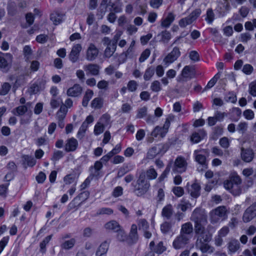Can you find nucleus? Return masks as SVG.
<instances>
[{
    "instance_id": "49",
    "label": "nucleus",
    "mask_w": 256,
    "mask_h": 256,
    "mask_svg": "<svg viewBox=\"0 0 256 256\" xmlns=\"http://www.w3.org/2000/svg\"><path fill=\"white\" fill-rule=\"evenodd\" d=\"M214 19V14L212 8H208L206 12V20L208 24H212Z\"/></svg>"
},
{
    "instance_id": "10",
    "label": "nucleus",
    "mask_w": 256,
    "mask_h": 256,
    "mask_svg": "<svg viewBox=\"0 0 256 256\" xmlns=\"http://www.w3.org/2000/svg\"><path fill=\"white\" fill-rule=\"evenodd\" d=\"M208 154V150L206 149L196 150L194 151L195 160L205 168L207 166L206 155Z\"/></svg>"
},
{
    "instance_id": "39",
    "label": "nucleus",
    "mask_w": 256,
    "mask_h": 256,
    "mask_svg": "<svg viewBox=\"0 0 256 256\" xmlns=\"http://www.w3.org/2000/svg\"><path fill=\"white\" fill-rule=\"evenodd\" d=\"M23 161L29 166H33L36 164V160L32 156L24 155L22 157Z\"/></svg>"
},
{
    "instance_id": "14",
    "label": "nucleus",
    "mask_w": 256,
    "mask_h": 256,
    "mask_svg": "<svg viewBox=\"0 0 256 256\" xmlns=\"http://www.w3.org/2000/svg\"><path fill=\"white\" fill-rule=\"evenodd\" d=\"M82 50V46L80 44L73 46L68 55L70 60L72 62H76L79 59L80 54Z\"/></svg>"
},
{
    "instance_id": "36",
    "label": "nucleus",
    "mask_w": 256,
    "mask_h": 256,
    "mask_svg": "<svg viewBox=\"0 0 256 256\" xmlns=\"http://www.w3.org/2000/svg\"><path fill=\"white\" fill-rule=\"evenodd\" d=\"M250 208H247L243 215V220L244 222H250L256 216L251 211Z\"/></svg>"
},
{
    "instance_id": "20",
    "label": "nucleus",
    "mask_w": 256,
    "mask_h": 256,
    "mask_svg": "<svg viewBox=\"0 0 256 256\" xmlns=\"http://www.w3.org/2000/svg\"><path fill=\"white\" fill-rule=\"evenodd\" d=\"M128 237V244H132L137 242L138 236L137 232V226L136 224H133L132 226L129 236Z\"/></svg>"
},
{
    "instance_id": "27",
    "label": "nucleus",
    "mask_w": 256,
    "mask_h": 256,
    "mask_svg": "<svg viewBox=\"0 0 256 256\" xmlns=\"http://www.w3.org/2000/svg\"><path fill=\"white\" fill-rule=\"evenodd\" d=\"M110 242L106 240L102 242L98 248L96 256H102L105 254L108 249Z\"/></svg>"
},
{
    "instance_id": "29",
    "label": "nucleus",
    "mask_w": 256,
    "mask_h": 256,
    "mask_svg": "<svg viewBox=\"0 0 256 256\" xmlns=\"http://www.w3.org/2000/svg\"><path fill=\"white\" fill-rule=\"evenodd\" d=\"M174 210L172 205L167 204L162 210V216L167 220L171 218L173 214Z\"/></svg>"
},
{
    "instance_id": "54",
    "label": "nucleus",
    "mask_w": 256,
    "mask_h": 256,
    "mask_svg": "<svg viewBox=\"0 0 256 256\" xmlns=\"http://www.w3.org/2000/svg\"><path fill=\"white\" fill-rule=\"evenodd\" d=\"M161 41L164 43H167L171 38V34L167 30L162 31L161 32Z\"/></svg>"
},
{
    "instance_id": "59",
    "label": "nucleus",
    "mask_w": 256,
    "mask_h": 256,
    "mask_svg": "<svg viewBox=\"0 0 256 256\" xmlns=\"http://www.w3.org/2000/svg\"><path fill=\"white\" fill-rule=\"evenodd\" d=\"M104 126L101 124L99 122H98L94 126V134L96 135H98L102 134L104 129Z\"/></svg>"
},
{
    "instance_id": "25",
    "label": "nucleus",
    "mask_w": 256,
    "mask_h": 256,
    "mask_svg": "<svg viewBox=\"0 0 256 256\" xmlns=\"http://www.w3.org/2000/svg\"><path fill=\"white\" fill-rule=\"evenodd\" d=\"M162 145H158L150 148L148 152L146 158L150 160L153 159L159 154L162 148Z\"/></svg>"
},
{
    "instance_id": "24",
    "label": "nucleus",
    "mask_w": 256,
    "mask_h": 256,
    "mask_svg": "<svg viewBox=\"0 0 256 256\" xmlns=\"http://www.w3.org/2000/svg\"><path fill=\"white\" fill-rule=\"evenodd\" d=\"M188 189L190 195L194 198H196L200 195V186L197 182L192 184Z\"/></svg>"
},
{
    "instance_id": "16",
    "label": "nucleus",
    "mask_w": 256,
    "mask_h": 256,
    "mask_svg": "<svg viewBox=\"0 0 256 256\" xmlns=\"http://www.w3.org/2000/svg\"><path fill=\"white\" fill-rule=\"evenodd\" d=\"M82 88L80 84H76L67 90L66 94L68 96L78 97L82 94Z\"/></svg>"
},
{
    "instance_id": "1",
    "label": "nucleus",
    "mask_w": 256,
    "mask_h": 256,
    "mask_svg": "<svg viewBox=\"0 0 256 256\" xmlns=\"http://www.w3.org/2000/svg\"><path fill=\"white\" fill-rule=\"evenodd\" d=\"M242 180L236 174H231L228 180L224 182V188L228 190L234 196L240 195L242 191L241 186Z\"/></svg>"
},
{
    "instance_id": "3",
    "label": "nucleus",
    "mask_w": 256,
    "mask_h": 256,
    "mask_svg": "<svg viewBox=\"0 0 256 256\" xmlns=\"http://www.w3.org/2000/svg\"><path fill=\"white\" fill-rule=\"evenodd\" d=\"M228 211L224 206H220L212 210L210 213V220L212 224H216L222 220H225L227 217Z\"/></svg>"
},
{
    "instance_id": "30",
    "label": "nucleus",
    "mask_w": 256,
    "mask_h": 256,
    "mask_svg": "<svg viewBox=\"0 0 256 256\" xmlns=\"http://www.w3.org/2000/svg\"><path fill=\"white\" fill-rule=\"evenodd\" d=\"M104 228L108 230L118 232L120 230V226L116 220H111L104 224Z\"/></svg>"
},
{
    "instance_id": "37",
    "label": "nucleus",
    "mask_w": 256,
    "mask_h": 256,
    "mask_svg": "<svg viewBox=\"0 0 256 256\" xmlns=\"http://www.w3.org/2000/svg\"><path fill=\"white\" fill-rule=\"evenodd\" d=\"M68 110L64 106H61L58 110L57 112L56 116L57 120H64L65 118Z\"/></svg>"
},
{
    "instance_id": "47",
    "label": "nucleus",
    "mask_w": 256,
    "mask_h": 256,
    "mask_svg": "<svg viewBox=\"0 0 256 256\" xmlns=\"http://www.w3.org/2000/svg\"><path fill=\"white\" fill-rule=\"evenodd\" d=\"M138 226L140 230H146L149 228L148 223L144 219H140L138 221Z\"/></svg>"
},
{
    "instance_id": "56",
    "label": "nucleus",
    "mask_w": 256,
    "mask_h": 256,
    "mask_svg": "<svg viewBox=\"0 0 256 256\" xmlns=\"http://www.w3.org/2000/svg\"><path fill=\"white\" fill-rule=\"evenodd\" d=\"M150 50L148 48L146 49L144 51L142 52L139 58V62H144L145 60H146L150 56Z\"/></svg>"
},
{
    "instance_id": "5",
    "label": "nucleus",
    "mask_w": 256,
    "mask_h": 256,
    "mask_svg": "<svg viewBox=\"0 0 256 256\" xmlns=\"http://www.w3.org/2000/svg\"><path fill=\"white\" fill-rule=\"evenodd\" d=\"M13 56L10 53L0 52V70L8 72L12 66Z\"/></svg>"
},
{
    "instance_id": "19",
    "label": "nucleus",
    "mask_w": 256,
    "mask_h": 256,
    "mask_svg": "<svg viewBox=\"0 0 256 256\" xmlns=\"http://www.w3.org/2000/svg\"><path fill=\"white\" fill-rule=\"evenodd\" d=\"M240 244L238 240L231 238L227 244L229 254H233L240 248Z\"/></svg>"
},
{
    "instance_id": "42",
    "label": "nucleus",
    "mask_w": 256,
    "mask_h": 256,
    "mask_svg": "<svg viewBox=\"0 0 256 256\" xmlns=\"http://www.w3.org/2000/svg\"><path fill=\"white\" fill-rule=\"evenodd\" d=\"M154 74V68L152 66L148 68L145 71L144 78L145 80H149Z\"/></svg>"
},
{
    "instance_id": "12",
    "label": "nucleus",
    "mask_w": 256,
    "mask_h": 256,
    "mask_svg": "<svg viewBox=\"0 0 256 256\" xmlns=\"http://www.w3.org/2000/svg\"><path fill=\"white\" fill-rule=\"evenodd\" d=\"M180 48L175 46L172 50L164 58V62L165 65L168 66L176 61L180 56Z\"/></svg>"
},
{
    "instance_id": "57",
    "label": "nucleus",
    "mask_w": 256,
    "mask_h": 256,
    "mask_svg": "<svg viewBox=\"0 0 256 256\" xmlns=\"http://www.w3.org/2000/svg\"><path fill=\"white\" fill-rule=\"evenodd\" d=\"M138 84L135 80H132L128 82L127 84V88L130 92H133L136 90Z\"/></svg>"
},
{
    "instance_id": "43",
    "label": "nucleus",
    "mask_w": 256,
    "mask_h": 256,
    "mask_svg": "<svg viewBox=\"0 0 256 256\" xmlns=\"http://www.w3.org/2000/svg\"><path fill=\"white\" fill-rule=\"evenodd\" d=\"M118 232L116 238L120 242H126L128 243V237L125 232L120 228V230L116 232Z\"/></svg>"
},
{
    "instance_id": "52",
    "label": "nucleus",
    "mask_w": 256,
    "mask_h": 256,
    "mask_svg": "<svg viewBox=\"0 0 256 256\" xmlns=\"http://www.w3.org/2000/svg\"><path fill=\"white\" fill-rule=\"evenodd\" d=\"M52 237V235L47 236L40 244V248L41 252L44 253L46 251V245L49 242Z\"/></svg>"
},
{
    "instance_id": "41",
    "label": "nucleus",
    "mask_w": 256,
    "mask_h": 256,
    "mask_svg": "<svg viewBox=\"0 0 256 256\" xmlns=\"http://www.w3.org/2000/svg\"><path fill=\"white\" fill-rule=\"evenodd\" d=\"M76 243V240L74 238H71L66 240L61 244L62 248L68 250L72 248Z\"/></svg>"
},
{
    "instance_id": "53",
    "label": "nucleus",
    "mask_w": 256,
    "mask_h": 256,
    "mask_svg": "<svg viewBox=\"0 0 256 256\" xmlns=\"http://www.w3.org/2000/svg\"><path fill=\"white\" fill-rule=\"evenodd\" d=\"M172 192L178 197H180L184 193V189L180 186H174L172 189Z\"/></svg>"
},
{
    "instance_id": "8",
    "label": "nucleus",
    "mask_w": 256,
    "mask_h": 256,
    "mask_svg": "<svg viewBox=\"0 0 256 256\" xmlns=\"http://www.w3.org/2000/svg\"><path fill=\"white\" fill-rule=\"evenodd\" d=\"M102 42L103 44L106 46L104 51V56L106 58H110L115 52L116 48V44H115V42L114 43L112 42H111V40L108 37H104L102 40Z\"/></svg>"
},
{
    "instance_id": "23",
    "label": "nucleus",
    "mask_w": 256,
    "mask_h": 256,
    "mask_svg": "<svg viewBox=\"0 0 256 256\" xmlns=\"http://www.w3.org/2000/svg\"><path fill=\"white\" fill-rule=\"evenodd\" d=\"M206 136V132L204 129L200 130L198 132H194L190 137V140L193 143H198Z\"/></svg>"
},
{
    "instance_id": "64",
    "label": "nucleus",
    "mask_w": 256,
    "mask_h": 256,
    "mask_svg": "<svg viewBox=\"0 0 256 256\" xmlns=\"http://www.w3.org/2000/svg\"><path fill=\"white\" fill-rule=\"evenodd\" d=\"M249 92L254 96H256V82H251L249 85Z\"/></svg>"
},
{
    "instance_id": "22",
    "label": "nucleus",
    "mask_w": 256,
    "mask_h": 256,
    "mask_svg": "<svg viewBox=\"0 0 256 256\" xmlns=\"http://www.w3.org/2000/svg\"><path fill=\"white\" fill-rule=\"evenodd\" d=\"M193 230V226L191 222H186L182 224L180 234L190 238V235L192 233Z\"/></svg>"
},
{
    "instance_id": "48",
    "label": "nucleus",
    "mask_w": 256,
    "mask_h": 256,
    "mask_svg": "<svg viewBox=\"0 0 256 256\" xmlns=\"http://www.w3.org/2000/svg\"><path fill=\"white\" fill-rule=\"evenodd\" d=\"M88 127V126H87L86 122L82 123L77 134V137L78 138H82L84 137Z\"/></svg>"
},
{
    "instance_id": "18",
    "label": "nucleus",
    "mask_w": 256,
    "mask_h": 256,
    "mask_svg": "<svg viewBox=\"0 0 256 256\" xmlns=\"http://www.w3.org/2000/svg\"><path fill=\"white\" fill-rule=\"evenodd\" d=\"M84 69L86 72V74L96 76L100 74V66L97 64L90 63L84 65Z\"/></svg>"
},
{
    "instance_id": "13",
    "label": "nucleus",
    "mask_w": 256,
    "mask_h": 256,
    "mask_svg": "<svg viewBox=\"0 0 256 256\" xmlns=\"http://www.w3.org/2000/svg\"><path fill=\"white\" fill-rule=\"evenodd\" d=\"M190 238H188L180 234L172 242V246L176 250L182 248L189 242Z\"/></svg>"
},
{
    "instance_id": "7",
    "label": "nucleus",
    "mask_w": 256,
    "mask_h": 256,
    "mask_svg": "<svg viewBox=\"0 0 256 256\" xmlns=\"http://www.w3.org/2000/svg\"><path fill=\"white\" fill-rule=\"evenodd\" d=\"M202 12L200 9L197 8L192 12L188 16L182 18L178 22L179 26L184 28L186 26L192 24L200 16Z\"/></svg>"
},
{
    "instance_id": "32",
    "label": "nucleus",
    "mask_w": 256,
    "mask_h": 256,
    "mask_svg": "<svg viewBox=\"0 0 256 256\" xmlns=\"http://www.w3.org/2000/svg\"><path fill=\"white\" fill-rule=\"evenodd\" d=\"M94 95V92L91 90H87L84 94L82 101V105L86 107L88 105V102L92 98Z\"/></svg>"
},
{
    "instance_id": "9",
    "label": "nucleus",
    "mask_w": 256,
    "mask_h": 256,
    "mask_svg": "<svg viewBox=\"0 0 256 256\" xmlns=\"http://www.w3.org/2000/svg\"><path fill=\"white\" fill-rule=\"evenodd\" d=\"M99 50L93 43H90L86 51V58L88 61L92 62L98 56Z\"/></svg>"
},
{
    "instance_id": "55",
    "label": "nucleus",
    "mask_w": 256,
    "mask_h": 256,
    "mask_svg": "<svg viewBox=\"0 0 256 256\" xmlns=\"http://www.w3.org/2000/svg\"><path fill=\"white\" fill-rule=\"evenodd\" d=\"M113 213V210L110 208H102L98 210L96 212V214L98 215H102V214H108L110 215Z\"/></svg>"
},
{
    "instance_id": "26",
    "label": "nucleus",
    "mask_w": 256,
    "mask_h": 256,
    "mask_svg": "<svg viewBox=\"0 0 256 256\" xmlns=\"http://www.w3.org/2000/svg\"><path fill=\"white\" fill-rule=\"evenodd\" d=\"M168 128H165L164 124L162 127L157 126L152 132V136L154 137L160 136L161 138H164L168 132Z\"/></svg>"
},
{
    "instance_id": "15",
    "label": "nucleus",
    "mask_w": 256,
    "mask_h": 256,
    "mask_svg": "<svg viewBox=\"0 0 256 256\" xmlns=\"http://www.w3.org/2000/svg\"><path fill=\"white\" fill-rule=\"evenodd\" d=\"M210 242L203 240L196 241V246L202 253H212L214 252V248L208 244Z\"/></svg>"
},
{
    "instance_id": "33",
    "label": "nucleus",
    "mask_w": 256,
    "mask_h": 256,
    "mask_svg": "<svg viewBox=\"0 0 256 256\" xmlns=\"http://www.w3.org/2000/svg\"><path fill=\"white\" fill-rule=\"evenodd\" d=\"M194 68L191 66H186L182 69L181 76L184 78H191V75L192 74Z\"/></svg>"
},
{
    "instance_id": "58",
    "label": "nucleus",
    "mask_w": 256,
    "mask_h": 256,
    "mask_svg": "<svg viewBox=\"0 0 256 256\" xmlns=\"http://www.w3.org/2000/svg\"><path fill=\"white\" fill-rule=\"evenodd\" d=\"M166 250V247L164 246L163 242H160L154 249V251L158 254H162Z\"/></svg>"
},
{
    "instance_id": "46",
    "label": "nucleus",
    "mask_w": 256,
    "mask_h": 256,
    "mask_svg": "<svg viewBox=\"0 0 256 256\" xmlns=\"http://www.w3.org/2000/svg\"><path fill=\"white\" fill-rule=\"evenodd\" d=\"M91 106L95 108H101L102 106V100L100 98H94L92 102Z\"/></svg>"
},
{
    "instance_id": "2",
    "label": "nucleus",
    "mask_w": 256,
    "mask_h": 256,
    "mask_svg": "<svg viewBox=\"0 0 256 256\" xmlns=\"http://www.w3.org/2000/svg\"><path fill=\"white\" fill-rule=\"evenodd\" d=\"M134 187V190L136 194L138 196H144L148 191L150 184L146 178L144 172H142L140 174Z\"/></svg>"
},
{
    "instance_id": "28",
    "label": "nucleus",
    "mask_w": 256,
    "mask_h": 256,
    "mask_svg": "<svg viewBox=\"0 0 256 256\" xmlns=\"http://www.w3.org/2000/svg\"><path fill=\"white\" fill-rule=\"evenodd\" d=\"M175 19V15L172 12H169L166 18L162 19L161 22V26L168 28Z\"/></svg>"
},
{
    "instance_id": "6",
    "label": "nucleus",
    "mask_w": 256,
    "mask_h": 256,
    "mask_svg": "<svg viewBox=\"0 0 256 256\" xmlns=\"http://www.w3.org/2000/svg\"><path fill=\"white\" fill-rule=\"evenodd\" d=\"M194 230L196 238V241H210L212 240V234L206 230L204 225L194 226Z\"/></svg>"
},
{
    "instance_id": "45",
    "label": "nucleus",
    "mask_w": 256,
    "mask_h": 256,
    "mask_svg": "<svg viewBox=\"0 0 256 256\" xmlns=\"http://www.w3.org/2000/svg\"><path fill=\"white\" fill-rule=\"evenodd\" d=\"M220 72L217 73L208 83L206 88L209 89L212 88L216 84L218 80L220 78Z\"/></svg>"
},
{
    "instance_id": "60",
    "label": "nucleus",
    "mask_w": 256,
    "mask_h": 256,
    "mask_svg": "<svg viewBox=\"0 0 256 256\" xmlns=\"http://www.w3.org/2000/svg\"><path fill=\"white\" fill-rule=\"evenodd\" d=\"M148 108L146 106H143L138 110L136 118H142L145 116L147 114Z\"/></svg>"
},
{
    "instance_id": "11",
    "label": "nucleus",
    "mask_w": 256,
    "mask_h": 256,
    "mask_svg": "<svg viewBox=\"0 0 256 256\" xmlns=\"http://www.w3.org/2000/svg\"><path fill=\"white\" fill-rule=\"evenodd\" d=\"M187 162L182 156H178L175 160L172 171L174 172L182 173L186 170Z\"/></svg>"
},
{
    "instance_id": "4",
    "label": "nucleus",
    "mask_w": 256,
    "mask_h": 256,
    "mask_svg": "<svg viewBox=\"0 0 256 256\" xmlns=\"http://www.w3.org/2000/svg\"><path fill=\"white\" fill-rule=\"evenodd\" d=\"M190 220L194 222V226H203L207 222V216L204 210L196 208L192 214Z\"/></svg>"
},
{
    "instance_id": "17",
    "label": "nucleus",
    "mask_w": 256,
    "mask_h": 256,
    "mask_svg": "<svg viewBox=\"0 0 256 256\" xmlns=\"http://www.w3.org/2000/svg\"><path fill=\"white\" fill-rule=\"evenodd\" d=\"M78 145L77 140L74 138H70L66 140L64 145V150L66 152L75 151Z\"/></svg>"
},
{
    "instance_id": "62",
    "label": "nucleus",
    "mask_w": 256,
    "mask_h": 256,
    "mask_svg": "<svg viewBox=\"0 0 256 256\" xmlns=\"http://www.w3.org/2000/svg\"><path fill=\"white\" fill-rule=\"evenodd\" d=\"M64 156V152L60 150H56L54 152L52 160L56 162L59 160Z\"/></svg>"
},
{
    "instance_id": "40",
    "label": "nucleus",
    "mask_w": 256,
    "mask_h": 256,
    "mask_svg": "<svg viewBox=\"0 0 256 256\" xmlns=\"http://www.w3.org/2000/svg\"><path fill=\"white\" fill-rule=\"evenodd\" d=\"M146 174L149 180H154L158 176V174L156 170L152 167H150L145 172V175Z\"/></svg>"
},
{
    "instance_id": "61",
    "label": "nucleus",
    "mask_w": 256,
    "mask_h": 256,
    "mask_svg": "<svg viewBox=\"0 0 256 256\" xmlns=\"http://www.w3.org/2000/svg\"><path fill=\"white\" fill-rule=\"evenodd\" d=\"M219 144L220 146L224 148H227L230 146V141L226 137H223L221 138L220 140Z\"/></svg>"
},
{
    "instance_id": "34",
    "label": "nucleus",
    "mask_w": 256,
    "mask_h": 256,
    "mask_svg": "<svg viewBox=\"0 0 256 256\" xmlns=\"http://www.w3.org/2000/svg\"><path fill=\"white\" fill-rule=\"evenodd\" d=\"M28 110V108L26 106H20L12 110L14 114L18 116L24 115Z\"/></svg>"
},
{
    "instance_id": "63",
    "label": "nucleus",
    "mask_w": 256,
    "mask_h": 256,
    "mask_svg": "<svg viewBox=\"0 0 256 256\" xmlns=\"http://www.w3.org/2000/svg\"><path fill=\"white\" fill-rule=\"evenodd\" d=\"M190 58L193 62H196L200 60V56L198 52L196 50L190 52L189 54Z\"/></svg>"
},
{
    "instance_id": "31",
    "label": "nucleus",
    "mask_w": 256,
    "mask_h": 256,
    "mask_svg": "<svg viewBox=\"0 0 256 256\" xmlns=\"http://www.w3.org/2000/svg\"><path fill=\"white\" fill-rule=\"evenodd\" d=\"M64 15L58 12H54L50 14V20L56 25L60 24L62 22Z\"/></svg>"
},
{
    "instance_id": "35",
    "label": "nucleus",
    "mask_w": 256,
    "mask_h": 256,
    "mask_svg": "<svg viewBox=\"0 0 256 256\" xmlns=\"http://www.w3.org/2000/svg\"><path fill=\"white\" fill-rule=\"evenodd\" d=\"M99 122L104 127L110 125V116L109 114H103L100 118Z\"/></svg>"
},
{
    "instance_id": "21",
    "label": "nucleus",
    "mask_w": 256,
    "mask_h": 256,
    "mask_svg": "<svg viewBox=\"0 0 256 256\" xmlns=\"http://www.w3.org/2000/svg\"><path fill=\"white\" fill-rule=\"evenodd\" d=\"M254 154L252 150L245 149L244 148H241L242 159L246 162H250L254 158Z\"/></svg>"
},
{
    "instance_id": "44",
    "label": "nucleus",
    "mask_w": 256,
    "mask_h": 256,
    "mask_svg": "<svg viewBox=\"0 0 256 256\" xmlns=\"http://www.w3.org/2000/svg\"><path fill=\"white\" fill-rule=\"evenodd\" d=\"M172 228V224L170 222H165L162 223L160 226V230L162 232L166 234L170 232Z\"/></svg>"
},
{
    "instance_id": "50",
    "label": "nucleus",
    "mask_w": 256,
    "mask_h": 256,
    "mask_svg": "<svg viewBox=\"0 0 256 256\" xmlns=\"http://www.w3.org/2000/svg\"><path fill=\"white\" fill-rule=\"evenodd\" d=\"M150 89L152 92H158L162 90L160 83L158 80H154L150 85Z\"/></svg>"
},
{
    "instance_id": "51",
    "label": "nucleus",
    "mask_w": 256,
    "mask_h": 256,
    "mask_svg": "<svg viewBox=\"0 0 256 256\" xmlns=\"http://www.w3.org/2000/svg\"><path fill=\"white\" fill-rule=\"evenodd\" d=\"M191 207V204L184 200H181L180 203L178 205V208H180L182 212H185L189 208Z\"/></svg>"
},
{
    "instance_id": "38",
    "label": "nucleus",
    "mask_w": 256,
    "mask_h": 256,
    "mask_svg": "<svg viewBox=\"0 0 256 256\" xmlns=\"http://www.w3.org/2000/svg\"><path fill=\"white\" fill-rule=\"evenodd\" d=\"M12 86L8 82H5L2 84L0 88V95L6 96L11 89Z\"/></svg>"
}]
</instances>
